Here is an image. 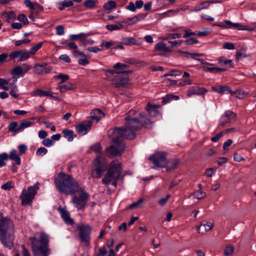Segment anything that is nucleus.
<instances>
[{
	"label": "nucleus",
	"mask_w": 256,
	"mask_h": 256,
	"mask_svg": "<svg viewBox=\"0 0 256 256\" xmlns=\"http://www.w3.org/2000/svg\"><path fill=\"white\" fill-rule=\"evenodd\" d=\"M54 184L59 191L66 195L79 192V185L76 180L70 175L62 172L58 174L54 179Z\"/></svg>",
	"instance_id": "nucleus-2"
},
{
	"label": "nucleus",
	"mask_w": 256,
	"mask_h": 256,
	"mask_svg": "<svg viewBox=\"0 0 256 256\" xmlns=\"http://www.w3.org/2000/svg\"><path fill=\"white\" fill-rule=\"evenodd\" d=\"M196 35V32H192L190 29H186L184 30V34L183 36L184 38H188L192 36Z\"/></svg>",
	"instance_id": "nucleus-62"
},
{
	"label": "nucleus",
	"mask_w": 256,
	"mask_h": 256,
	"mask_svg": "<svg viewBox=\"0 0 256 256\" xmlns=\"http://www.w3.org/2000/svg\"><path fill=\"white\" fill-rule=\"evenodd\" d=\"M150 160L152 161L154 166V168H164L166 165L167 160L166 154L164 152H156L148 158Z\"/></svg>",
	"instance_id": "nucleus-9"
},
{
	"label": "nucleus",
	"mask_w": 256,
	"mask_h": 256,
	"mask_svg": "<svg viewBox=\"0 0 256 256\" xmlns=\"http://www.w3.org/2000/svg\"><path fill=\"white\" fill-rule=\"evenodd\" d=\"M116 6V4L114 1H109L104 4V8L106 10H111Z\"/></svg>",
	"instance_id": "nucleus-38"
},
{
	"label": "nucleus",
	"mask_w": 256,
	"mask_h": 256,
	"mask_svg": "<svg viewBox=\"0 0 256 256\" xmlns=\"http://www.w3.org/2000/svg\"><path fill=\"white\" fill-rule=\"evenodd\" d=\"M17 18L20 22H22L24 25L28 24V20L24 14H18Z\"/></svg>",
	"instance_id": "nucleus-51"
},
{
	"label": "nucleus",
	"mask_w": 256,
	"mask_h": 256,
	"mask_svg": "<svg viewBox=\"0 0 256 256\" xmlns=\"http://www.w3.org/2000/svg\"><path fill=\"white\" fill-rule=\"evenodd\" d=\"M33 124L30 121L28 120H24L21 122L20 124L18 125V130L20 132H22L24 129L28 128V127L31 126Z\"/></svg>",
	"instance_id": "nucleus-33"
},
{
	"label": "nucleus",
	"mask_w": 256,
	"mask_h": 256,
	"mask_svg": "<svg viewBox=\"0 0 256 256\" xmlns=\"http://www.w3.org/2000/svg\"><path fill=\"white\" fill-rule=\"evenodd\" d=\"M34 256H48L50 254L49 248V236L44 232L40 234L39 240L32 236L29 238Z\"/></svg>",
	"instance_id": "nucleus-4"
},
{
	"label": "nucleus",
	"mask_w": 256,
	"mask_h": 256,
	"mask_svg": "<svg viewBox=\"0 0 256 256\" xmlns=\"http://www.w3.org/2000/svg\"><path fill=\"white\" fill-rule=\"evenodd\" d=\"M224 22L226 25V28H234L238 30H246L252 31L253 29L248 28L246 26L240 24L239 23H233L229 20H224Z\"/></svg>",
	"instance_id": "nucleus-19"
},
{
	"label": "nucleus",
	"mask_w": 256,
	"mask_h": 256,
	"mask_svg": "<svg viewBox=\"0 0 256 256\" xmlns=\"http://www.w3.org/2000/svg\"><path fill=\"white\" fill-rule=\"evenodd\" d=\"M54 78H58L62 80V82H64L68 80L69 79L68 76L66 74H60L58 75L55 76H54Z\"/></svg>",
	"instance_id": "nucleus-59"
},
{
	"label": "nucleus",
	"mask_w": 256,
	"mask_h": 256,
	"mask_svg": "<svg viewBox=\"0 0 256 256\" xmlns=\"http://www.w3.org/2000/svg\"><path fill=\"white\" fill-rule=\"evenodd\" d=\"M224 134V131L217 134L214 136L212 138L211 140L212 142H217L219 140L220 138Z\"/></svg>",
	"instance_id": "nucleus-64"
},
{
	"label": "nucleus",
	"mask_w": 256,
	"mask_h": 256,
	"mask_svg": "<svg viewBox=\"0 0 256 256\" xmlns=\"http://www.w3.org/2000/svg\"><path fill=\"white\" fill-rule=\"evenodd\" d=\"M87 37H84L82 40L80 45L86 46L88 44H92L94 43V40L90 38H86Z\"/></svg>",
	"instance_id": "nucleus-53"
},
{
	"label": "nucleus",
	"mask_w": 256,
	"mask_h": 256,
	"mask_svg": "<svg viewBox=\"0 0 256 256\" xmlns=\"http://www.w3.org/2000/svg\"><path fill=\"white\" fill-rule=\"evenodd\" d=\"M230 94L232 96H235L239 99L244 98L246 95V92L240 90H238L236 91L230 90Z\"/></svg>",
	"instance_id": "nucleus-36"
},
{
	"label": "nucleus",
	"mask_w": 256,
	"mask_h": 256,
	"mask_svg": "<svg viewBox=\"0 0 256 256\" xmlns=\"http://www.w3.org/2000/svg\"><path fill=\"white\" fill-rule=\"evenodd\" d=\"M92 124V121L89 120L79 124L76 126V128L78 134L84 136L90 130Z\"/></svg>",
	"instance_id": "nucleus-15"
},
{
	"label": "nucleus",
	"mask_w": 256,
	"mask_h": 256,
	"mask_svg": "<svg viewBox=\"0 0 256 256\" xmlns=\"http://www.w3.org/2000/svg\"><path fill=\"white\" fill-rule=\"evenodd\" d=\"M58 58L60 60L64 61L66 63H70L71 62L70 58L66 54L60 55Z\"/></svg>",
	"instance_id": "nucleus-61"
},
{
	"label": "nucleus",
	"mask_w": 256,
	"mask_h": 256,
	"mask_svg": "<svg viewBox=\"0 0 256 256\" xmlns=\"http://www.w3.org/2000/svg\"><path fill=\"white\" fill-rule=\"evenodd\" d=\"M96 2L94 0H86L84 2V6L88 8H94Z\"/></svg>",
	"instance_id": "nucleus-50"
},
{
	"label": "nucleus",
	"mask_w": 256,
	"mask_h": 256,
	"mask_svg": "<svg viewBox=\"0 0 256 256\" xmlns=\"http://www.w3.org/2000/svg\"><path fill=\"white\" fill-rule=\"evenodd\" d=\"M218 63L221 66H228V68L232 67V62L230 60H226L223 58H220L218 60Z\"/></svg>",
	"instance_id": "nucleus-39"
},
{
	"label": "nucleus",
	"mask_w": 256,
	"mask_h": 256,
	"mask_svg": "<svg viewBox=\"0 0 256 256\" xmlns=\"http://www.w3.org/2000/svg\"><path fill=\"white\" fill-rule=\"evenodd\" d=\"M10 74L13 76H23V70L22 68L20 66H16L12 69L10 72Z\"/></svg>",
	"instance_id": "nucleus-37"
},
{
	"label": "nucleus",
	"mask_w": 256,
	"mask_h": 256,
	"mask_svg": "<svg viewBox=\"0 0 256 256\" xmlns=\"http://www.w3.org/2000/svg\"><path fill=\"white\" fill-rule=\"evenodd\" d=\"M234 252V248L232 246H227L224 250V254L226 256H230Z\"/></svg>",
	"instance_id": "nucleus-52"
},
{
	"label": "nucleus",
	"mask_w": 256,
	"mask_h": 256,
	"mask_svg": "<svg viewBox=\"0 0 256 256\" xmlns=\"http://www.w3.org/2000/svg\"><path fill=\"white\" fill-rule=\"evenodd\" d=\"M39 189V184L38 182L32 186H29L27 190H23L20 196L22 200V206H26L32 202Z\"/></svg>",
	"instance_id": "nucleus-6"
},
{
	"label": "nucleus",
	"mask_w": 256,
	"mask_h": 256,
	"mask_svg": "<svg viewBox=\"0 0 256 256\" xmlns=\"http://www.w3.org/2000/svg\"><path fill=\"white\" fill-rule=\"evenodd\" d=\"M132 73L131 70L122 71L121 73L115 76L112 80V85L116 88L124 87L128 82V79L126 76H124V74Z\"/></svg>",
	"instance_id": "nucleus-12"
},
{
	"label": "nucleus",
	"mask_w": 256,
	"mask_h": 256,
	"mask_svg": "<svg viewBox=\"0 0 256 256\" xmlns=\"http://www.w3.org/2000/svg\"><path fill=\"white\" fill-rule=\"evenodd\" d=\"M21 55V52L20 50L15 51L14 52H11L9 56L12 60H14V58H18V57L20 58V56Z\"/></svg>",
	"instance_id": "nucleus-60"
},
{
	"label": "nucleus",
	"mask_w": 256,
	"mask_h": 256,
	"mask_svg": "<svg viewBox=\"0 0 256 256\" xmlns=\"http://www.w3.org/2000/svg\"><path fill=\"white\" fill-rule=\"evenodd\" d=\"M179 98H180V97L178 96H175L172 94H167L165 96H164L162 98V103L164 104H168V102H170V101H172V100H179Z\"/></svg>",
	"instance_id": "nucleus-32"
},
{
	"label": "nucleus",
	"mask_w": 256,
	"mask_h": 256,
	"mask_svg": "<svg viewBox=\"0 0 256 256\" xmlns=\"http://www.w3.org/2000/svg\"><path fill=\"white\" fill-rule=\"evenodd\" d=\"M128 68V65L118 62L114 66V68L116 70H122L121 72L124 71V70Z\"/></svg>",
	"instance_id": "nucleus-47"
},
{
	"label": "nucleus",
	"mask_w": 256,
	"mask_h": 256,
	"mask_svg": "<svg viewBox=\"0 0 256 256\" xmlns=\"http://www.w3.org/2000/svg\"><path fill=\"white\" fill-rule=\"evenodd\" d=\"M136 114V111L134 110H130L124 118L125 127L115 128L113 132L120 135V138H124L129 140H133L136 137L135 131L139 130L142 126L150 127L152 122L146 114L142 113L139 114L140 120H138L133 116Z\"/></svg>",
	"instance_id": "nucleus-1"
},
{
	"label": "nucleus",
	"mask_w": 256,
	"mask_h": 256,
	"mask_svg": "<svg viewBox=\"0 0 256 256\" xmlns=\"http://www.w3.org/2000/svg\"><path fill=\"white\" fill-rule=\"evenodd\" d=\"M58 210L60 212V216L64 222L68 224L72 225L74 222L70 217L69 212L64 208H60Z\"/></svg>",
	"instance_id": "nucleus-20"
},
{
	"label": "nucleus",
	"mask_w": 256,
	"mask_h": 256,
	"mask_svg": "<svg viewBox=\"0 0 256 256\" xmlns=\"http://www.w3.org/2000/svg\"><path fill=\"white\" fill-rule=\"evenodd\" d=\"M182 35L180 34L179 33H176V34H168L166 35V39H176L181 38Z\"/></svg>",
	"instance_id": "nucleus-57"
},
{
	"label": "nucleus",
	"mask_w": 256,
	"mask_h": 256,
	"mask_svg": "<svg viewBox=\"0 0 256 256\" xmlns=\"http://www.w3.org/2000/svg\"><path fill=\"white\" fill-rule=\"evenodd\" d=\"M104 116V113L100 109L92 110L90 112V118L96 122L100 121Z\"/></svg>",
	"instance_id": "nucleus-21"
},
{
	"label": "nucleus",
	"mask_w": 256,
	"mask_h": 256,
	"mask_svg": "<svg viewBox=\"0 0 256 256\" xmlns=\"http://www.w3.org/2000/svg\"><path fill=\"white\" fill-rule=\"evenodd\" d=\"M113 134L112 144L109 148L106 149V152L108 154L110 157L114 158L120 156L124 150V144L122 142L123 138H120L118 134H116L113 130L108 131V135L111 136Z\"/></svg>",
	"instance_id": "nucleus-5"
},
{
	"label": "nucleus",
	"mask_w": 256,
	"mask_h": 256,
	"mask_svg": "<svg viewBox=\"0 0 256 256\" xmlns=\"http://www.w3.org/2000/svg\"><path fill=\"white\" fill-rule=\"evenodd\" d=\"M122 170L121 163L118 160H114L109 164L108 170L104 177L120 178Z\"/></svg>",
	"instance_id": "nucleus-7"
},
{
	"label": "nucleus",
	"mask_w": 256,
	"mask_h": 256,
	"mask_svg": "<svg viewBox=\"0 0 256 256\" xmlns=\"http://www.w3.org/2000/svg\"><path fill=\"white\" fill-rule=\"evenodd\" d=\"M62 134L63 136L69 142L72 141L74 138L76 136L72 130H64L62 131Z\"/></svg>",
	"instance_id": "nucleus-31"
},
{
	"label": "nucleus",
	"mask_w": 256,
	"mask_h": 256,
	"mask_svg": "<svg viewBox=\"0 0 256 256\" xmlns=\"http://www.w3.org/2000/svg\"><path fill=\"white\" fill-rule=\"evenodd\" d=\"M9 131L14 132H18L20 130H18V122H10L8 126Z\"/></svg>",
	"instance_id": "nucleus-40"
},
{
	"label": "nucleus",
	"mask_w": 256,
	"mask_h": 256,
	"mask_svg": "<svg viewBox=\"0 0 256 256\" xmlns=\"http://www.w3.org/2000/svg\"><path fill=\"white\" fill-rule=\"evenodd\" d=\"M43 42H40L38 43L36 46H32L29 50V52L31 54H34L42 46Z\"/></svg>",
	"instance_id": "nucleus-44"
},
{
	"label": "nucleus",
	"mask_w": 256,
	"mask_h": 256,
	"mask_svg": "<svg viewBox=\"0 0 256 256\" xmlns=\"http://www.w3.org/2000/svg\"><path fill=\"white\" fill-rule=\"evenodd\" d=\"M201 68L205 72H210L212 73H217V68L215 67H208L206 66H203Z\"/></svg>",
	"instance_id": "nucleus-55"
},
{
	"label": "nucleus",
	"mask_w": 256,
	"mask_h": 256,
	"mask_svg": "<svg viewBox=\"0 0 256 256\" xmlns=\"http://www.w3.org/2000/svg\"><path fill=\"white\" fill-rule=\"evenodd\" d=\"M212 88V90H214V91L216 92L221 94H224L228 92L230 93L231 90L230 88L228 87V86H213Z\"/></svg>",
	"instance_id": "nucleus-28"
},
{
	"label": "nucleus",
	"mask_w": 256,
	"mask_h": 256,
	"mask_svg": "<svg viewBox=\"0 0 256 256\" xmlns=\"http://www.w3.org/2000/svg\"><path fill=\"white\" fill-rule=\"evenodd\" d=\"M114 45V42L110 40V41H102L101 42V46L102 47H104L108 49L111 46H112Z\"/></svg>",
	"instance_id": "nucleus-48"
},
{
	"label": "nucleus",
	"mask_w": 256,
	"mask_h": 256,
	"mask_svg": "<svg viewBox=\"0 0 256 256\" xmlns=\"http://www.w3.org/2000/svg\"><path fill=\"white\" fill-rule=\"evenodd\" d=\"M192 194L194 196V198H197L198 200L204 198L206 196V194L204 192L201 191L200 190H198L194 192Z\"/></svg>",
	"instance_id": "nucleus-42"
},
{
	"label": "nucleus",
	"mask_w": 256,
	"mask_h": 256,
	"mask_svg": "<svg viewBox=\"0 0 256 256\" xmlns=\"http://www.w3.org/2000/svg\"><path fill=\"white\" fill-rule=\"evenodd\" d=\"M33 96H50V98H54V96L50 92L48 91H44L40 89H36L32 92Z\"/></svg>",
	"instance_id": "nucleus-26"
},
{
	"label": "nucleus",
	"mask_w": 256,
	"mask_h": 256,
	"mask_svg": "<svg viewBox=\"0 0 256 256\" xmlns=\"http://www.w3.org/2000/svg\"><path fill=\"white\" fill-rule=\"evenodd\" d=\"M122 40V44L126 46L138 45L140 44L139 40L132 37H124Z\"/></svg>",
	"instance_id": "nucleus-22"
},
{
	"label": "nucleus",
	"mask_w": 256,
	"mask_h": 256,
	"mask_svg": "<svg viewBox=\"0 0 256 256\" xmlns=\"http://www.w3.org/2000/svg\"><path fill=\"white\" fill-rule=\"evenodd\" d=\"M8 156L10 160H14L16 164L20 165V158L19 156L17 154V152L16 150H12Z\"/></svg>",
	"instance_id": "nucleus-30"
},
{
	"label": "nucleus",
	"mask_w": 256,
	"mask_h": 256,
	"mask_svg": "<svg viewBox=\"0 0 256 256\" xmlns=\"http://www.w3.org/2000/svg\"><path fill=\"white\" fill-rule=\"evenodd\" d=\"M34 72L38 75H43L50 72L52 70V67L46 63L42 64H36L34 67Z\"/></svg>",
	"instance_id": "nucleus-14"
},
{
	"label": "nucleus",
	"mask_w": 256,
	"mask_h": 256,
	"mask_svg": "<svg viewBox=\"0 0 256 256\" xmlns=\"http://www.w3.org/2000/svg\"><path fill=\"white\" fill-rule=\"evenodd\" d=\"M14 224L7 218H0V240L3 245L9 249L14 246Z\"/></svg>",
	"instance_id": "nucleus-3"
},
{
	"label": "nucleus",
	"mask_w": 256,
	"mask_h": 256,
	"mask_svg": "<svg viewBox=\"0 0 256 256\" xmlns=\"http://www.w3.org/2000/svg\"><path fill=\"white\" fill-rule=\"evenodd\" d=\"M144 202V198H140L137 202H133L132 204H130L128 206V208L133 209L136 208H142V204Z\"/></svg>",
	"instance_id": "nucleus-41"
},
{
	"label": "nucleus",
	"mask_w": 256,
	"mask_h": 256,
	"mask_svg": "<svg viewBox=\"0 0 256 256\" xmlns=\"http://www.w3.org/2000/svg\"><path fill=\"white\" fill-rule=\"evenodd\" d=\"M182 72L180 70H172L169 73L165 74V76H180Z\"/></svg>",
	"instance_id": "nucleus-58"
},
{
	"label": "nucleus",
	"mask_w": 256,
	"mask_h": 256,
	"mask_svg": "<svg viewBox=\"0 0 256 256\" xmlns=\"http://www.w3.org/2000/svg\"><path fill=\"white\" fill-rule=\"evenodd\" d=\"M236 120V114L230 110H226L219 120V125L222 127L226 124L234 122Z\"/></svg>",
	"instance_id": "nucleus-13"
},
{
	"label": "nucleus",
	"mask_w": 256,
	"mask_h": 256,
	"mask_svg": "<svg viewBox=\"0 0 256 256\" xmlns=\"http://www.w3.org/2000/svg\"><path fill=\"white\" fill-rule=\"evenodd\" d=\"M2 16L4 17L6 22L8 23L14 21L16 18V14L13 11L4 12Z\"/></svg>",
	"instance_id": "nucleus-27"
},
{
	"label": "nucleus",
	"mask_w": 256,
	"mask_h": 256,
	"mask_svg": "<svg viewBox=\"0 0 256 256\" xmlns=\"http://www.w3.org/2000/svg\"><path fill=\"white\" fill-rule=\"evenodd\" d=\"M30 53L28 52H21V55L18 60V62H24L28 60L30 58Z\"/></svg>",
	"instance_id": "nucleus-56"
},
{
	"label": "nucleus",
	"mask_w": 256,
	"mask_h": 256,
	"mask_svg": "<svg viewBox=\"0 0 256 256\" xmlns=\"http://www.w3.org/2000/svg\"><path fill=\"white\" fill-rule=\"evenodd\" d=\"M200 226H203L206 232H208L212 229L213 224L210 222H207L206 224H201L200 226L197 228V230L199 232Z\"/></svg>",
	"instance_id": "nucleus-45"
},
{
	"label": "nucleus",
	"mask_w": 256,
	"mask_h": 256,
	"mask_svg": "<svg viewBox=\"0 0 256 256\" xmlns=\"http://www.w3.org/2000/svg\"><path fill=\"white\" fill-rule=\"evenodd\" d=\"M208 92V90L204 88H200L198 86H191L189 88L187 93L188 97L192 95H202Z\"/></svg>",
	"instance_id": "nucleus-18"
},
{
	"label": "nucleus",
	"mask_w": 256,
	"mask_h": 256,
	"mask_svg": "<svg viewBox=\"0 0 256 256\" xmlns=\"http://www.w3.org/2000/svg\"><path fill=\"white\" fill-rule=\"evenodd\" d=\"M72 55L74 57L77 58L79 56L86 57V55L82 52L77 50V49L74 50L72 52Z\"/></svg>",
	"instance_id": "nucleus-63"
},
{
	"label": "nucleus",
	"mask_w": 256,
	"mask_h": 256,
	"mask_svg": "<svg viewBox=\"0 0 256 256\" xmlns=\"http://www.w3.org/2000/svg\"><path fill=\"white\" fill-rule=\"evenodd\" d=\"M77 228L81 242L88 244L90 240V234L92 230V227L88 224L78 225Z\"/></svg>",
	"instance_id": "nucleus-11"
},
{
	"label": "nucleus",
	"mask_w": 256,
	"mask_h": 256,
	"mask_svg": "<svg viewBox=\"0 0 256 256\" xmlns=\"http://www.w3.org/2000/svg\"><path fill=\"white\" fill-rule=\"evenodd\" d=\"M58 89L61 92H64L67 90H71L73 88L72 85L70 82H60L58 84Z\"/></svg>",
	"instance_id": "nucleus-23"
},
{
	"label": "nucleus",
	"mask_w": 256,
	"mask_h": 256,
	"mask_svg": "<svg viewBox=\"0 0 256 256\" xmlns=\"http://www.w3.org/2000/svg\"><path fill=\"white\" fill-rule=\"evenodd\" d=\"M180 52L184 54L186 57L189 58L190 57L193 59L197 60L196 58V56H200L201 54H196V53H190L188 52H183V51H180Z\"/></svg>",
	"instance_id": "nucleus-46"
},
{
	"label": "nucleus",
	"mask_w": 256,
	"mask_h": 256,
	"mask_svg": "<svg viewBox=\"0 0 256 256\" xmlns=\"http://www.w3.org/2000/svg\"><path fill=\"white\" fill-rule=\"evenodd\" d=\"M156 49L158 50L166 52H170L171 51L170 48L167 47L166 44L163 42H158L156 46Z\"/></svg>",
	"instance_id": "nucleus-35"
},
{
	"label": "nucleus",
	"mask_w": 256,
	"mask_h": 256,
	"mask_svg": "<svg viewBox=\"0 0 256 256\" xmlns=\"http://www.w3.org/2000/svg\"><path fill=\"white\" fill-rule=\"evenodd\" d=\"M42 144L43 145L46 147H50L54 144V142L52 140L49 138H44V140H42Z\"/></svg>",
	"instance_id": "nucleus-54"
},
{
	"label": "nucleus",
	"mask_w": 256,
	"mask_h": 256,
	"mask_svg": "<svg viewBox=\"0 0 256 256\" xmlns=\"http://www.w3.org/2000/svg\"><path fill=\"white\" fill-rule=\"evenodd\" d=\"M161 106L158 105L151 104L148 103L146 108L151 117H156L160 114Z\"/></svg>",
	"instance_id": "nucleus-17"
},
{
	"label": "nucleus",
	"mask_w": 256,
	"mask_h": 256,
	"mask_svg": "<svg viewBox=\"0 0 256 256\" xmlns=\"http://www.w3.org/2000/svg\"><path fill=\"white\" fill-rule=\"evenodd\" d=\"M106 28L110 31L120 30L122 28L123 24L122 22H117L114 24H108L106 26Z\"/></svg>",
	"instance_id": "nucleus-34"
},
{
	"label": "nucleus",
	"mask_w": 256,
	"mask_h": 256,
	"mask_svg": "<svg viewBox=\"0 0 256 256\" xmlns=\"http://www.w3.org/2000/svg\"><path fill=\"white\" fill-rule=\"evenodd\" d=\"M80 192V194L79 196L76 195L72 196V202L78 209H82L85 206L86 202L89 198V194L88 193L84 192V190L79 188V192Z\"/></svg>",
	"instance_id": "nucleus-10"
},
{
	"label": "nucleus",
	"mask_w": 256,
	"mask_h": 256,
	"mask_svg": "<svg viewBox=\"0 0 256 256\" xmlns=\"http://www.w3.org/2000/svg\"><path fill=\"white\" fill-rule=\"evenodd\" d=\"M92 34L90 32L89 33H80L77 34H70V39L72 40H79L81 42L82 41V40L84 38V37H88L92 35Z\"/></svg>",
	"instance_id": "nucleus-29"
},
{
	"label": "nucleus",
	"mask_w": 256,
	"mask_h": 256,
	"mask_svg": "<svg viewBox=\"0 0 256 256\" xmlns=\"http://www.w3.org/2000/svg\"><path fill=\"white\" fill-rule=\"evenodd\" d=\"M106 168V164L101 162L100 158L96 156L94 160V168L91 171V177L93 178H100Z\"/></svg>",
	"instance_id": "nucleus-8"
},
{
	"label": "nucleus",
	"mask_w": 256,
	"mask_h": 256,
	"mask_svg": "<svg viewBox=\"0 0 256 256\" xmlns=\"http://www.w3.org/2000/svg\"><path fill=\"white\" fill-rule=\"evenodd\" d=\"M48 152V150L44 147L38 148L36 151V154L38 156H43Z\"/></svg>",
	"instance_id": "nucleus-49"
},
{
	"label": "nucleus",
	"mask_w": 256,
	"mask_h": 256,
	"mask_svg": "<svg viewBox=\"0 0 256 256\" xmlns=\"http://www.w3.org/2000/svg\"><path fill=\"white\" fill-rule=\"evenodd\" d=\"M9 83V81L7 80L0 78V88H2L4 90H8L9 88L6 86Z\"/></svg>",
	"instance_id": "nucleus-43"
},
{
	"label": "nucleus",
	"mask_w": 256,
	"mask_h": 256,
	"mask_svg": "<svg viewBox=\"0 0 256 256\" xmlns=\"http://www.w3.org/2000/svg\"><path fill=\"white\" fill-rule=\"evenodd\" d=\"M178 164L179 160L178 159H172L170 160H167V164L164 168H166L168 171H170L176 168Z\"/></svg>",
	"instance_id": "nucleus-25"
},
{
	"label": "nucleus",
	"mask_w": 256,
	"mask_h": 256,
	"mask_svg": "<svg viewBox=\"0 0 256 256\" xmlns=\"http://www.w3.org/2000/svg\"><path fill=\"white\" fill-rule=\"evenodd\" d=\"M218 0H206L200 2L198 4L194 6L190 10L191 12H198L202 10L207 9L210 4L218 3Z\"/></svg>",
	"instance_id": "nucleus-16"
},
{
	"label": "nucleus",
	"mask_w": 256,
	"mask_h": 256,
	"mask_svg": "<svg viewBox=\"0 0 256 256\" xmlns=\"http://www.w3.org/2000/svg\"><path fill=\"white\" fill-rule=\"evenodd\" d=\"M120 178L104 177L102 179V182L105 185L112 184L114 187L117 186V181Z\"/></svg>",
	"instance_id": "nucleus-24"
}]
</instances>
